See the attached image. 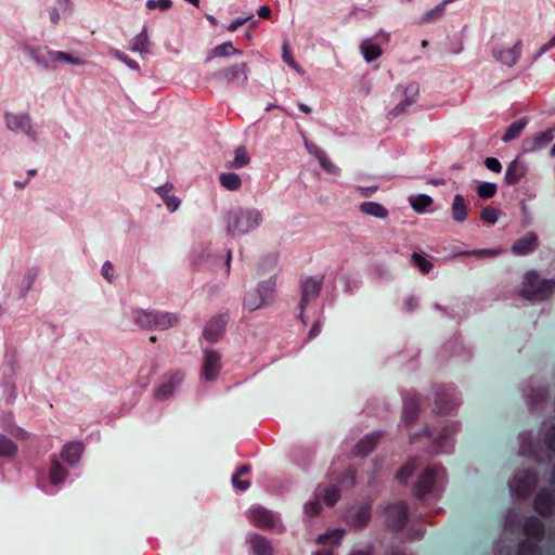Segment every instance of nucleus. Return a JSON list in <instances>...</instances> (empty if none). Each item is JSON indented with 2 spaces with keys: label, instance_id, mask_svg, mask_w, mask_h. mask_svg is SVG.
Here are the masks:
<instances>
[{
  "label": "nucleus",
  "instance_id": "32",
  "mask_svg": "<svg viewBox=\"0 0 555 555\" xmlns=\"http://www.w3.org/2000/svg\"><path fill=\"white\" fill-rule=\"evenodd\" d=\"M452 1L453 0H444L441 3H439L438 5H436L435 8H433L431 10L425 12L421 16V23H430V22L441 18L442 15L444 14L446 5Z\"/></svg>",
  "mask_w": 555,
  "mask_h": 555
},
{
  "label": "nucleus",
  "instance_id": "47",
  "mask_svg": "<svg viewBox=\"0 0 555 555\" xmlns=\"http://www.w3.org/2000/svg\"><path fill=\"white\" fill-rule=\"evenodd\" d=\"M412 102L410 100L402 99L389 113L388 118H396L406 112V109L411 106Z\"/></svg>",
  "mask_w": 555,
  "mask_h": 555
},
{
  "label": "nucleus",
  "instance_id": "22",
  "mask_svg": "<svg viewBox=\"0 0 555 555\" xmlns=\"http://www.w3.org/2000/svg\"><path fill=\"white\" fill-rule=\"evenodd\" d=\"M150 36L146 27H143L141 31L133 37L130 44V50L141 55L150 53Z\"/></svg>",
  "mask_w": 555,
  "mask_h": 555
},
{
  "label": "nucleus",
  "instance_id": "39",
  "mask_svg": "<svg viewBox=\"0 0 555 555\" xmlns=\"http://www.w3.org/2000/svg\"><path fill=\"white\" fill-rule=\"evenodd\" d=\"M66 477L67 472L63 468V466L60 463L54 462L52 464L50 472V481L55 486H60L61 483L64 482Z\"/></svg>",
  "mask_w": 555,
  "mask_h": 555
},
{
  "label": "nucleus",
  "instance_id": "59",
  "mask_svg": "<svg viewBox=\"0 0 555 555\" xmlns=\"http://www.w3.org/2000/svg\"><path fill=\"white\" fill-rule=\"evenodd\" d=\"M377 186H358L357 191L361 196L369 197L377 191Z\"/></svg>",
  "mask_w": 555,
  "mask_h": 555
},
{
  "label": "nucleus",
  "instance_id": "35",
  "mask_svg": "<svg viewBox=\"0 0 555 555\" xmlns=\"http://www.w3.org/2000/svg\"><path fill=\"white\" fill-rule=\"evenodd\" d=\"M527 121L525 119H519L517 121L512 122L506 129L504 135L502 137V141L509 142L516 139L524 130Z\"/></svg>",
  "mask_w": 555,
  "mask_h": 555
},
{
  "label": "nucleus",
  "instance_id": "49",
  "mask_svg": "<svg viewBox=\"0 0 555 555\" xmlns=\"http://www.w3.org/2000/svg\"><path fill=\"white\" fill-rule=\"evenodd\" d=\"M319 495H317L315 499L310 500L305 504L304 509L307 516L312 517L320 512L321 505L319 503Z\"/></svg>",
  "mask_w": 555,
  "mask_h": 555
},
{
  "label": "nucleus",
  "instance_id": "58",
  "mask_svg": "<svg viewBox=\"0 0 555 555\" xmlns=\"http://www.w3.org/2000/svg\"><path fill=\"white\" fill-rule=\"evenodd\" d=\"M209 253L205 249H201L193 253V261L195 263H203L207 257H209Z\"/></svg>",
  "mask_w": 555,
  "mask_h": 555
},
{
  "label": "nucleus",
  "instance_id": "28",
  "mask_svg": "<svg viewBox=\"0 0 555 555\" xmlns=\"http://www.w3.org/2000/svg\"><path fill=\"white\" fill-rule=\"evenodd\" d=\"M242 52L234 48L231 41H225L217 47H215L212 50H210L209 54L207 55V61L215 59V57H227L230 55H240Z\"/></svg>",
  "mask_w": 555,
  "mask_h": 555
},
{
  "label": "nucleus",
  "instance_id": "45",
  "mask_svg": "<svg viewBox=\"0 0 555 555\" xmlns=\"http://www.w3.org/2000/svg\"><path fill=\"white\" fill-rule=\"evenodd\" d=\"M541 435L545 443L553 450H555V427L551 424H543Z\"/></svg>",
  "mask_w": 555,
  "mask_h": 555
},
{
  "label": "nucleus",
  "instance_id": "23",
  "mask_svg": "<svg viewBox=\"0 0 555 555\" xmlns=\"http://www.w3.org/2000/svg\"><path fill=\"white\" fill-rule=\"evenodd\" d=\"M359 209L362 214L377 219H386L388 216L387 208L377 202H363Z\"/></svg>",
  "mask_w": 555,
  "mask_h": 555
},
{
  "label": "nucleus",
  "instance_id": "26",
  "mask_svg": "<svg viewBox=\"0 0 555 555\" xmlns=\"http://www.w3.org/2000/svg\"><path fill=\"white\" fill-rule=\"evenodd\" d=\"M179 317L169 312H156L154 321V330L165 331L177 325Z\"/></svg>",
  "mask_w": 555,
  "mask_h": 555
},
{
  "label": "nucleus",
  "instance_id": "3",
  "mask_svg": "<svg viewBox=\"0 0 555 555\" xmlns=\"http://www.w3.org/2000/svg\"><path fill=\"white\" fill-rule=\"evenodd\" d=\"M275 288V282L272 279L266 280L257 287L248 291L244 297L243 306L248 311H255L264 307Z\"/></svg>",
  "mask_w": 555,
  "mask_h": 555
},
{
  "label": "nucleus",
  "instance_id": "27",
  "mask_svg": "<svg viewBox=\"0 0 555 555\" xmlns=\"http://www.w3.org/2000/svg\"><path fill=\"white\" fill-rule=\"evenodd\" d=\"M155 311L139 309L133 312V319L138 326L154 330Z\"/></svg>",
  "mask_w": 555,
  "mask_h": 555
},
{
  "label": "nucleus",
  "instance_id": "38",
  "mask_svg": "<svg viewBox=\"0 0 555 555\" xmlns=\"http://www.w3.org/2000/svg\"><path fill=\"white\" fill-rule=\"evenodd\" d=\"M17 452V446L10 438L0 435V457H13Z\"/></svg>",
  "mask_w": 555,
  "mask_h": 555
},
{
  "label": "nucleus",
  "instance_id": "60",
  "mask_svg": "<svg viewBox=\"0 0 555 555\" xmlns=\"http://www.w3.org/2000/svg\"><path fill=\"white\" fill-rule=\"evenodd\" d=\"M24 52L29 55L36 63H37V59H41L42 55H44L46 53H39L37 49L35 48H31L29 46H25L23 48Z\"/></svg>",
  "mask_w": 555,
  "mask_h": 555
},
{
  "label": "nucleus",
  "instance_id": "6",
  "mask_svg": "<svg viewBox=\"0 0 555 555\" xmlns=\"http://www.w3.org/2000/svg\"><path fill=\"white\" fill-rule=\"evenodd\" d=\"M446 483V473L440 466L427 467L418 478L416 489L418 494H423L435 487H441Z\"/></svg>",
  "mask_w": 555,
  "mask_h": 555
},
{
  "label": "nucleus",
  "instance_id": "1",
  "mask_svg": "<svg viewBox=\"0 0 555 555\" xmlns=\"http://www.w3.org/2000/svg\"><path fill=\"white\" fill-rule=\"evenodd\" d=\"M223 222L227 235L238 237L258 229L263 222V215L255 207L236 206L224 212Z\"/></svg>",
  "mask_w": 555,
  "mask_h": 555
},
{
  "label": "nucleus",
  "instance_id": "11",
  "mask_svg": "<svg viewBox=\"0 0 555 555\" xmlns=\"http://www.w3.org/2000/svg\"><path fill=\"white\" fill-rule=\"evenodd\" d=\"M225 324L227 319L223 315L211 318L204 326L203 338L210 344L219 341L224 334Z\"/></svg>",
  "mask_w": 555,
  "mask_h": 555
},
{
  "label": "nucleus",
  "instance_id": "19",
  "mask_svg": "<svg viewBox=\"0 0 555 555\" xmlns=\"http://www.w3.org/2000/svg\"><path fill=\"white\" fill-rule=\"evenodd\" d=\"M527 172V165L518 158L509 163L505 171V182L508 185L517 183Z\"/></svg>",
  "mask_w": 555,
  "mask_h": 555
},
{
  "label": "nucleus",
  "instance_id": "52",
  "mask_svg": "<svg viewBox=\"0 0 555 555\" xmlns=\"http://www.w3.org/2000/svg\"><path fill=\"white\" fill-rule=\"evenodd\" d=\"M418 86L415 83L409 85L404 88L403 95L405 100H410V102H414L415 98L418 94Z\"/></svg>",
  "mask_w": 555,
  "mask_h": 555
},
{
  "label": "nucleus",
  "instance_id": "46",
  "mask_svg": "<svg viewBox=\"0 0 555 555\" xmlns=\"http://www.w3.org/2000/svg\"><path fill=\"white\" fill-rule=\"evenodd\" d=\"M38 270L35 268H30L27 270L26 275L23 280V295H26L28 291L31 288L35 280L37 279Z\"/></svg>",
  "mask_w": 555,
  "mask_h": 555
},
{
  "label": "nucleus",
  "instance_id": "63",
  "mask_svg": "<svg viewBox=\"0 0 555 555\" xmlns=\"http://www.w3.org/2000/svg\"><path fill=\"white\" fill-rule=\"evenodd\" d=\"M270 14H271V10L269 9V7L267 5H262L259 8L258 10V15L261 17V18H269L270 17Z\"/></svg>",
  "mask_w": 555,
  "mask_h": 555
},
{
  "label": "nucleus",
  "instance_id": "5",
  "mask_svg": "<svg viewBox=\"0 0 555 555\" xmlns=\"http://www.w3.org/2000/svg\"><path fill=\"white\" fill-rule=\"evenodd\" d=\"M248 519L256 526L268 530H281L282 522L280 517L261 506H253L247 512Z\"/></svg>",
  "mask_w": 555,
  "mask_h": 555
},
{
  "label": "nucleus",
  "instance_id": "62",
  "mask_svg": "<svg viewBox=\"0 0 555 555\" xmlns=\"http://www.w3.org/2000/svg\"><path fill=\"white\" fill-rule=\"evenodd\" d=\"M4 391H5L8 401H13L15 399V388H14L13 384H10V383L5 384Z\"/></svg>",
  "mask_w": 555,
  "mask_h": 555
},
{
  "label": "nucleus",
  "instance_id": "4",
  "mask_svg": "<svg viewBox=\"0 0 555 555\" xmlns=\"http://www.w3.org/2000/svg\"><path fill=\"white\" fill-rule=\"evenodd\" d=\"M5 128L13 133H23L31 140H37L38 133L34 127L33 120L27 113L4 112Z\"/></svg>",
  "mask_w": 555,
  "mask_h": 555
},
{
  "label": "nucleus",
  "instance_id": "20",
  "mask_svg": "<svg viewBox=\"0 0 555 555\" xmlns=\"http://www.w3.org/2000/svg\"><path fill=\"white\" fill-rule=\"evenodd\" d=\"M359 48L363 59L367 63H371L379 59L383 54L382 48L377 43H375L371 38H365L361 40Z\"/></svg>",
  "mask_w": 555,
  "mask_h": 555
},
{
  "label": "nucleus",
  "instance_id": "30",
  "mask_svg": "<svg viewBox=\"0 0 555 555\" xmlns=\"http://www.w3.org/2000/svg\"><path fill=\"white\" fill-rule=\"evenodd\" d=\"M409 203L417 214H424L427 208L433 204L431 196L427 194H417L409 197Z\"/></svg>",
  "mask_w": 555,
  "mask_h": 555
},
{
  "label": "nucleus",
  "instance_id": "51",
  "mask_svg": "<svg viewBox=\"0 0 555 555\" xmlns=\"http://www.w3.org/2000/svg\"><path fill=\"white\" fill-rule=\"evenodd\" d=\"M111 54L114 55L119 61H121L122 63H125L129 68H131L133 70H139V65L134 61L130 60L128 56L122 54L121 52H119L117 50H112Z\"/></svg>",
  "mask_w": 555,
  "mask_h": 555
},
{
  "label": "nucleus",
  "instance_id": "44",
  "mask_svg": "<svg viewBox=\"0 0 555 555\" xmlns=\"http://www.w3.org/2000/svg\"><path fill=\"white\" fill-rule=\"evenodd\" d=\"M412 259L422 273H428L433 269L431 261L421 254L414 253Z\"/></svg>",
  "mask_w": 555,
  "mask_h": 555
},
{
  "label": "nucleus",
  "instance_id": "33",
  "mask_svg": "<svg viewBox=\"0 0 555 555\" xmlns=\"http://www.w3.org/2000/svg\"><path fill=\"white\" fill-rule=\"evenodd\" d=\"M344 535V530L334 529L318 538V543L325 546H337Z\"/></svg>",
  "mask_w": 555,
  "mask_h": 555
},
{
  "label": "nucleus",
  "instance_id": "34",
  "mask_svg": "<svg viewBox=\"0 0 555 555\" xmlns=\"http://www.w3.org/2000/svg\"><path fill=\"white\" fill-rule=\"evenodd\" d=\"M249 160L250 158L245 146H238L234 151V157L229 167L233 169H240L247 166Z\"/></svg>",
  "mask_w": 555,
  "mask_h": 555
},
{
  "label": "nucleus",
  "instance_id": "40",
  "mask_svg": "<svg viewBox=\"0 0 555 555\" xmlns=\"http://www.w3.org/2000/svg\"><path fill=\"white\" fill-rule=\"evenodd\" d=\"M496 184L493 182H482L477 186V194L481 199H489L496 193Z\"/></svg>",
  "mask_w": 555,
  "mask_h": 555
},
{
  "label": "nucleus",
  "instance_id": "37",
  "mask_svg": "<svg viewBox=\"0 0 555 555\" xmlns=\"http://www.w3.org/2000/svg\"><path fill=\"white\" fill-rule=\"evenodd\" d=\"M417 467L418 460L416 457L410 459L406 464L397 473L398 480L402 483L406 482Z\"/></svg>",
  "mask_w": 555,
  "mask_h": 555
},
{
  "label": "nucleus",
  "instance_id": "57",
  "mask_svg": "<svg viewBox=\"0 0 555 555\" xmlns=\"http://www.w3.org/2000/svg\"><path fill=\"white\" fill-rule=\"evenodd\" d=\"M253 18V15L246 16V17H238L231 22V24L228 26V29L230 31H235L241 25L245 24L246 22L250 21Z\"/></svg>",
  "mask_w": 555,
  "mask_h": 555
},
{
  "label": "nucleus",
  "instance_id": "53",
  "mask_svg": "<svg viewBox=\"0 0 555 555\" xmlns=\"http://www.w3.org/2000/svg\"><path fill=\"white\" fill-rule=\"evenodd\" d=\"M464 49V42L462 39L450 40L448 51L452 54H460Z\"/></svg>",
  "mask_w": 555,
  "mask_h": 555
},
{
  "label": "nucleus",
  "instance_id": "42",
  "mask_svg": "<svg viewBox=\"0 0 555 555\" xmlns=\"http://www.w3.org/2000/svg\"><path fill=\"white\" fill-rule=\"evenodd\" d=\"M318 495L319 498L321 496L328 506H332L338 501L339 491L335 487H327L324 488Z\"/></svg>",
  "mask_w": 555,
  "mask_h": 555
},
{
  "label": "nucleus",
  "instance_id": "41",
  "mask_svg": "<svg viewBox=\"0 0 555 555\" xmlns=\"http://www.w3.org/2000/svg\"><path fill=\"white\" fill-rule=\"evenodd\" d=\"M552 496L548 493H540L534 502L535 509L541 514H546L551 509Z\"/></svg>",
  "mask_w": 555,
  "mask_h": 555
},
{
  "label": "nucleus",
  "instance_id": "25",
  "mask_svg": "<svg viewBox=\"0 0 555 555\" xmlns=\"http://www.w3.org/2000/svg\"><path fill=\"white\" fill-rule=\"evenodd\" d=\"M451 215L455 222H463L467 218V205L461 194H456L453 197Z\"/></svg>",
  "mask_w": 555,
  "mask_h": 555
},
{
  "label": "nucleus",
  "instance_id": "61",
  "mask_svg": "<svg viewBox=\"0 0 555 555\" xmlns=\"http://www.w3.org/2000/svg\"><path fill=\"white\" fill-rule=\"evenodd\" d=\"M282 59L283 61L289 66V65H294V57L293 55L291 54L289 50H288V44L287 43H284L283 46V51H282Z\"/></svg>",
  "mask_w": 555,
  "mask_h": 555
},
{
  "label": "nucleus",
  "instance_id": "14",
  "mask_svg": "<svg viewBox=\"0 0 555 555\" xmlns=\"http://www.w3.org/2000/svg\"><path fill=\"white\" fill-rule=\"evenodd\" d=\"M220 75L227 83L237 82L241 85H245L248 79L247 64L244 62L234 64L230 67L224 68L220 73Z\"/></svg>",
  "mask_w": 555,
  "mask_h": 555
},
{
  "label": "nucleus",
  "instance_id": "29",
  "mask_svg": "<svg viewBox=\"0 0 555 555\" xmlns=\"http://www.w3.org/2000/svg\"><path fill=\"white\" fill-rule=\"evenodd\" d=\"M379 437H380V433H372V434L366 435L363 439H361L357 443L356 453L358 455H366L369 452H371L375 448Z\"/></svg>",
  "mask_w": 555,
  "mask_h": 555
},
{
  "label": "nucleus",
  "instance_id": "56",
  "mask_svg": "<svg viewBox=\"0 0 555 555\" xmlns=\"http://www.w3.org/2000/svg\"><path fill=\"white\" fill-rule=\"evenodd\" d=\"M102 274L107 281H112L114 278V267L109 261H106L102 266Z\"/></svg>",
  "mask_w": 555,
  "mask_h": 555
},
{
  "label": "nucleus",
  "instance_id": "2",
  "mask_svg": "<svg viewBox=\"0 0 555 555\" xmlns=\"http://www.w3.org/2000/svg\"><path fill=\"white\" fill-rule=\"evenodd\" d=\"M555 292V280L544 279L535 270L525 273L520 283L518 294L530 301H543L548 299Z\"/></svg>",
  "mask_w": 555,
  "mask_h": 555
},
{
  "label": "nucleus",
  "instance_id": "10",
  "mask_svg": "<svg viewBox=\"0 0 555 555\" xmlns=\"http://www.w3.org/2000/svg\"><path fill=\"white\" fill-rule=\"evenodd\" d=\"M221 369V354L211 349L204 350V362L202 377L209 382L214 380Z\"/></svg>",
  "mask_w": 555,
  "mask_h": 555
},
{
  "label": "nucleus",
  "instance_id": "9",
  "mask_svg": "<svg viewBox=\"0 0 555 555\" xmlns=\"http://www.w3.org/2000/svg\"><path fill=\"white\" fill-rule=\"evenodd\" d=\"M183 380V375L179 372L169 374L155 389L154 396L159 401H166L175 396Z\"/></svg>",
  "mask_w": 555,
  "mask_h": 555
},
{
  "label": "nucleus",
  "instance_id": "55",
  "mask_svg": "<svg viewBox=\"0 0 555 555\" xmlns=\"http://www.w3.org/2000/svg\"><path fill=\"white\" fill-rule=\"evenodd\" d=\"M231 482H232L234 488H236V489H238L241 491L247 490L249 488V486H250V482L248 480H238V476L237 475H233L232 476Z\"/></svg>",
  "mask_w": 555,
  "mask_h": 555
},
{
  "label": "nucleus",
  "instance_id": "43",
  "mask_svg": "<svg viewBox=\"0 0 555 555\" xmlns=\"http://www.w3.org/2000/svg\"><path fill=\"white\" fill-rule=\"evenodd\" d=\"M500 216H501L500 210L494 207H491V206H487V207L482 208L481 214H480L481 220L489 224L496 223L499 221Z\"/></svg>",
  "mask_w": 555,
  "mask_h": 555
},
{
  "label": "nucleus",
  "instance_id": "24",
  "mask_svg": "<svg viewBox=\"0 0 555 555\" xmlns=\"http://www.w3.org/2000/svg\"><path fill=\"white\" fill-rule=\"evenodd\" d=\"M253 555H272L270 543L259 534H250L248 538Z\"/></svg>",
  "mask_w": 555,
  "mask_h": 555
},
{
  "label": "nucleus",
  "instance_id": "17",
  "mask_svg": "<svg viewBox=\"0 0 555 555\" xmlns=\"http://www.w3.org/2000/svg\"><path fill=\"white\" fill-rule=\"evenodd\" d=\"M386 520L388 526L392 528H400L406 518V508L403 503H396L388 506L385 511Z\"/></svg>",
  "mask_w": 555,
  "mask_h": 555
},
{
  "label": "nucleus",
  "instance_id": "50",
  "mask_svg": "<svg viewBox=\"0 0 555 555\" xmlns=\"http://www.w3.org/2000/svg\"><path fill=\"white\" fill-rule=\"evenodd\" d=\"M171 0H147L146 8L150 10L158 9L160 11H167L171 8Z\"/></svg>",
  "mask_w": 555,
  "mask_h": 555
},
{
  "label": "nucleus",
  "instance_id": "64",
  "mask_svg": "<svg viewBox=\"0 0 555 555\" xmlns=\"http://www.w3.org/2000/svg\"><path fill=\"white\" fill-rule=\"evenodd\" d=\"M49 15H50V20H51V22L53 24L59 23V21H60V13H59L57 9H54V8L50 9Z\"/></svg>",
  "mask_w": 555,
  "mask_h": 555
},
{
  "label": "nucleus",
  "instance_id": "36",
  "mask_svg": "<svg viewBox=\"0 0 555 555\" xmlns=\"http://www.w3.org/2000/svg\"><path fill=\"white\" fill-rule=\"evenodd\" d=\"M418 415V405L415 400H408L404 403V409L402 413V422L405 424L413 423Z\"/></svg>",
  "mask_w": 555,
  "mask_h": 555
},
{
  "label": "nucleus",
  "instance_id": "18",
  "mask_svg": "<svg viewBox=\"0 0 555 555\" xmlns=\"http://www.w3.org/2000/svg\"><path fill=\"white\" fill-rule=\"evenodd\" d=\"M173 185L170 182H166L155 189V192L162 197L166 207L170 212H175L181 205V201L172 194Z\"/></svg>",
  "mask_w": 555,
  "mask_h": 555
},
{
  "label": "nucleus",
  "instance_id": "15",
  "mask_svg": "<svg viewBox=\"0 0 555 555\" xmlns=\"http://www.w3.org/2000/svg\"><path fill=\"white\" fill-rule=\"evenodd\" d=\"M538 246V236L533 232H528L512 245V251L516 256H525L533 251Z\"/></svg>",
  "mask_w": 555,
  "mask_h": 555
},
{
  "label": "nucleus",
  "instance_id": "48",
  "mask_svg": "<svg viewBox=\"0 0 555 555\" xmlns=\"http://www.w3.org/2000/svg\"><path fill=\"white\" fill-rule=\"evenodd\" d=\"M371 518V513L369 507H361L353 517V524L356 526H364Z\"/></svg>",
  "mask_w": 555,
  "mask_h": 555
},
{
  "label": "nucleus",
  "instance_id": "7",
  "mask_svg": "<svg viewBox=\"0 0 555 555\" xmlns=\"http://www.w3.org/2000/svg\"><path fill=\"white\" fill-rule=\"evenodd\" d=\"M301 285V298L299 302L300 307V314L299 317L302 318L304 309L307 307V305L317 299L320 295L322 285H323V278L321 276H307L304 278L300 282Z\"/></svg>",
  "mask_w": 555,
  "mask_h": 555
},
{
  "label": "nucleus",
  "instance_id": "31",
  "mask_svg": "<svg viewBox=\"0 0 555 555\" xmlns=\"http://www.w3.org/2000/svg\"><path fill=\"white\" fill-rule=\"evenodd\" d=\"M220 184L229 191H237L242 186V179L234 172H222L219 176Z\"/></svg>",
  "mask_w": 555,
  "mask_h": 555
},
{
  "label": "nucleus",
  "instance_id": "16",
  "mask_svg": "<svg viewBox=\"0 0 555 555\" xmlns=\"http://www.w3.org/2000/svg\"><path fill=\"white\" fill-rule=\"evenodd\" d=\"M305 146L307 151L312 154L319 162L320 166L330 175L339 176L340 169L330 159L325 152L321 149L310 145L307 141H305Z\"/></svg>",
  "mask_w": 555,
  "mask_h": 555
},
{
  "label": "nucleus",
  "instance_id": "8",
  "mask_svg": "<svg viewBox=\"0 0 555 555\" xmlns=\"http://www.w3.org/2000/svg\"><path fill=\"white\" fill-rule=\"evenodd\" d=\"M57 63H67L72 65H85L86 61L79 57L73 56L70 53L63 51H47L41 59H37V65L52 69Z\"/></svg>",
  "mask_w": 555,
  "mask_h": 555
},
{
  "label": "nucleus",
  "instance_id": "54",
  "mask_svg": "<svg viewBox=\"0 0 555 555\" xmlns=\"http://www.w3.org/2000/svg\"><path fill=\"white\" fill-rule=\"evenodd\" d=\"M485 166L493 172H500L502 170V165H501L500 160L494 157L486 158Z\"/></svg>",
  "mask_w": 555,
  "mask_h": 555
},
{
  "label": "nucleus",
  "instance_id": "21",
  "mask_svg": "<svg viewBox=\"0 0 555 555\" xmlns=\"http://www.w3.org/2000/svg\"><path fill=\"white\" fill-rule=\"evenodd\" d=\"M83 453V444L81 442H69L62 450V459L68 465H76Z\"/></svg>",
  "mask_w": 555,
  "mask_h": 555
},
{
  "label": "nucleus",
  "instance_id": "12",
  "mask_svg": "<svg viewBox=\"0 0 555 555\" xmlns=\"http://www.w3.org/2000/svg\"><path fill=\"white\" fill-rule=\"evenodd\" d=\"M555 138V129H546L531 138L524 140V151L533 153L547 146Z\"/></svg>",
  "mask_w": 555,
  "mask_h": 555
},
{
  "label": "nucleus",
  "instance_id": "13",
  "mask_svg": "<svg viewBox=\"0 0 555 555\" xmlns=\"http://www.w3.org/2000/svg\"><path fill=\"white\" fill-rule=\"evenodd\" d=\"M521 53V41L515 42L511 48H496L493 50V57L506 67H513L519 60Z\"/></svg>",
  "mask_w": 555,
  "mask_h": 555
}]
</instances>
